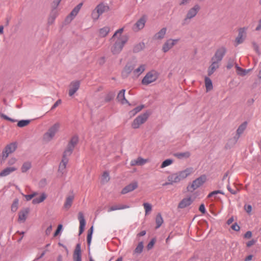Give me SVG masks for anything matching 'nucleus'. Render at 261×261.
<instances>
[{
	"instance_id": "obj_1",
	"label": "nucleus",
	"mask_w": 261,
	"mask_h": 261,
	"mask_svg": "<svg viewBox=\"0 0 261 261\" xmlns=\"http://www.w3.org/2000/svg\"><path fill=\"white\" fill-rule=\"evenodd\" d=\"M123 30V28L117 30L110 40L111 51L113 55L119 54L128 41V37L122 34Z\"/></svg>"
},
{
	"instance_id": "obj_2",
	"label": "nucleus",
	"mask_w": 261,
	"mask_h": 261,
	"mask_svg": "<svg viewBox=\"0 0 261 261\" xmlns=\"http://www.w3.org/2000/svg\"><path fill=\"white\" fill-rule=\"evenodd\" d=\"M146 64L138 63L137 61H133L127 63L122 70L123 77L131 74L133 78L138 77L146 69Z\"/></svg>"
},
{
	"instance_id": "obj_3",
	"label": "nucleus",
	"mask_w": 261,
	"mask_h": 261,
	"mask_svg": "<svg viewBox=\"0 0 261 261\" xmlns=\"http://www.w3.org/2000/svg\"><path fill=\"white\" fill-rule=\"evenodd\" d=\"M60 127V124L59 123H56L53 125L43 135V141L45 142H48L52 140L59 131Z\"/></svg>"
},
{
	"instance_id": "obj_4",
	"label": "nucleus",
	"mask_w": 261,
	"mask_h": 261,
	"mask_svg": "<svg viewBox=\"0 0 261 261\" xmlns=\"http://www.w3.org/2000/svg\"><path fill=\"white\" fill-rule=\"evenodd\" d=\"M109 10V7L107 5L103 3L99 4L92 11L91 17L94 21H96L99 19L100 15Z\"/></svg>"
},
{
	"instance_id": "obj_5",
	"label": "nucleus",
	"mask_w": 261,
	"mask_h": 261,
	"mask_svg": "<svg viewBox=\"0 0 261 261\" xmlns=\"http://www.w3.org/2000/svg\"><path fill=\"white\" fill-rule=\"evenodd\" d=\"M207 180L206 175H202L194 180L191 184L188 186L187 189L189 191L193 192L202 186Z\"/></svg>"
},
{
	"instance_id": "obj_6",
	"label": "nucleus",
	"mask_w": 261,
	"mask_h": 261,
	"mask_svg": "<svg viewBox=\"0 0 261 261\" xmlns=\"http://www.w3.org/2000/svg\"><path fill=\"white\" fill-rule=\"evenodd\" d=\"M159 74L155 70H151L147 72L142 80L143 85H147L155 82L158 78Z\"/></svg>"
},
{
	"instance_id": "obj_7",
	"label": "nucleus",
	"mask_w": 261,
	"mask_h": 261,
	"mask_svg": "<svg viewBox=\"0 0 261 261\" xmlns=\"http://www.w3.org/2000/svg\"><path fill=\"white\" fill-rule=\"evenodd\" d=\"M149 116L148 113H145L141 114L135 118L132 123V127L134 128H138L140 126L144 123L147 120Z\"/></svg>"
},
{
	"instance_id": "obj_8",
	"label": "nucleus",
	"mask_w": 261,
	"mask_h": 261,
	"mask_svg": "<svg viewBox=\"0 0 261 261\" xmlns=\"http://www.w3.org/2000/svg\"><path fill=\"white\" fill-rule=\"evenodd\" d=\"M200 10V6L198 4L194 5L192 7L190 8L186 14L185 20H189L195 17L198 13Z\"/></svg>"
},
{
	"instance_id": "obj_9",
	"label": "nucleus",
	"mask_w": 261,
	"mask_h": 261,
	"mask_svg": "<svg viewBox=\"0 0 261 261\" xmlns=\"http://www.w3.org/2000/svg\"><path fill=\"white\" fill-rule=\"evenodd\" d=\"M179 41V39H168L162 46V50L164 53H167Z\"/></svg>"
},
{
	"instance_id": "obj_10",
	"label": "nucleus",
	"mask_w": 261,
	"mask_h": 261,
	"mask_svg": "<svg viewBox=\"0 0 261 261\" xmlns=\"http://www.w3.org/2000/svg\"><path fill=\"white\" fill-rule=\"evenodd\" d=\"M194 172L193 167H189L184 170L177 172L180 181L183 180Z\"/></svg>"
},
{
	"instance_id": "obj_11",
	"label": "nucleus",
	"mask_w": 261,
	"mask_h": 261,
	"mask_svg": "<svg viewBox=\"0 0 261 261\" xmlns=\"http://www.w3.org/2000/svg\"><path fill=\"white\" fill-rule=\"evenodd\" d=\"M247 31V28L246 27H243L240 28L239 30L238 35L235 39V43L236 46L244 42L246 37Z\"/></svg>"
},
{
	"instance_id": "obj_12",
	"label": "nucleus",
	"mask_w": 261,
	"mask_h": 261,
	"mask_svg": "<svg viewBox=\"0 0 261 261\" xmlns=\"http://www.w3.org/2000/svg\"><path fill=\"white\" fill-rule=\"evenodd\" d=\"M17 145L16 143H11L5 147L2 152V159L6 160L8 155L13 152L16 149Z\"/></svg>"
},
{
	"instance_id": "obj_13",
	"label": "nucleus",
	"mask_w": 261,
	"mask_h": 261,
	"mask_svg": "<svg viewBox=\"0 0 261 261\" xmlns=\"http://www.w3.org/2000/svg\"><path fill=\"white\" fill-rule=\"evenodd\" d=\"M225 53V48L224 47H220L216 50L215 55L212 58V61H215L219 63L222 60Z\"/></svg>"
},
{
	"instance_id": "obj_14",
	"label": "nucleus",
	"mask_w": 261,
	"mask_h": 261,
	"mask_svg": "<svg viewBox=\"0 0 261 261\" xmlns=\"http://www.w3.org/2000/svg\"><path fill=\"white\" fill-rule=\"evenodd\" d=\"M180 181L176 172L172 173L167 177V181L164 183V186L173 185L179 182Z\"/></svg>"
},
{
	"instance_id": "obj_15",
	"label": "nucleus",
	"mask_w": 261,
	"mask_h": 261,
	"mask_svg": "<svg viewBox=\"0 0 261 261\" xmlns=\"http://www.w3.org/2000/svg\"><path fill=\"white\" fill-rule=\"evenodd\" d=\"M80 86V82L78 81L72 82L69 86L68 94L70 96H72L79 90Z\"/></svg>"
},
{
	"instance_id": "obj_16",
	"label": "nucleus",
	"mask_w": 261,
	"mask_h": 261,
	"mask_svg": "<svg viewBox=\"0 0 261 261\" xmlns=\"http://www.w3.org/2000/svg\"><path fill=\"white\" fill-rule=\"evenodd\" d=\"M146 17L143 16L141 17L135 23L134 28V30L135 31H138L142 29L144 26L146 21Z\"/></svg>"
},
{
	"instance_id": "obj_17",
	"label": "nucleus",
	"mask_w": 261,
	"mask_h": 261,
	"mask_svg": "<svg viewBox=\"0 0 261 261\" xmlns=\"http://www.w3.org/2000/svg\"><path fill=\"white\" fill-rule=\"evenodd\" d=\"M73 261H82V254L81 245L80 244L76 245L73 254Z\"/></svg>"
},
{
	"instance_id": "obj_18",
	"label": "nucleus",
	"mask_w": 261,
	"mask_h": 261,
	"mask_svg": "<svg viewBox=\"0 0 261 261\" xmlns=\"http://www.w3.org/2000/svg\"><path fill=\"white\" fill-rule=\"evenodd\" d=\"M193 200L191 197H186L179 202L178 206L180 208H185L191 204Z\"/></svg>"
},
{
	"instance_id": "obj_19",
	"label": "nucleus",
	"mask_w": 261,
	"mask_h": 261,
	"mask_svg": "<svg viewBox=\"0 0 261 261\" xmlns=\"http://www.w3.org/2000/svg\"><path fill=\"white\" fill-rule=\"evenodd\" d=\"M18 169L17 167L15 166H11V167H8L4 169H3L1 172H0V176L1 177H4L9 175L11 173L16 171Z\"/></svg>"
},
{
	"instance_id": "obj_20",
	"label": "nucleus",
	"mask_w": 261,
	"mask_h": 261,
	"mask_svg": "<svg viewBox=\"0 0 261 261\" xmlns=\"http://www.w3.org/2000/svg\"><path fill=\"white\" fill-rule=\"evenodd\" d=\"M138 187V183L136 181L133 182L124 188L121 193L123 194L132 192Z\"/></svg>"
},
{
	"instance_id": "obj_21",
	"label": "nucleus",
	"mask_w": 261,
	"mask_h": 261,
	"mask_svg": "<svg viewBox=\"0 0 261 261\" xmlns=\"http://www.w3.org/2000/svg\"><path fill=\"white\" fill-rule=\"evenodd\" d=\"M78 219L80 222V229L79 232L80 234L83 233L85 226L86 225V222L84 219V215L82 212H79L78 213Z\"/></svg>"
},
{
	"instance_id": "obj_22",
	"label": "nucleus",
	"mask_w": 261,
	"mask_h": 261,
	"mask_svg": "<svg viewBox=\"0 0 261 261\" xmlns=\"http://www.w3.org/2000/svg\"><path fill=\"white\" fill-rule=\"evenodd\" d=\"M30 212L29 208H25L20 211L18 214V221L20 222H24Z\"/></svg>"
},
{
	"instance_id": "obj_23",
	"label": "nucleus",
	"mask_w": 261,
	"mask_h": 261,
	"mask_svg": "<svg viewBox=\"0 0 261 261\" xmlns=\"http://www.w3.org/2000/svg\"><path fill=\"white\" fill-rule=\"evenodd\" d=\"M110 32V28L108 26H105L100 28L98 31L97 34L99 37L104 38L107 36Z\"/></svg>"
},
{
	"instance_id": "obj_24",
	"label": "nucleus",
	"mask_w": 261,
	"mask_h": 261,
	"mask_svg": "<svg viewBox=\"0 0 261 261\" xmlns=\"http://www.w3.org/2000/svg\"><path fill=\"white\" fill-rule=\"evenodd\" d=\"M148 162V160L144 159L141 157H139L136 159L133 160L130 162V165L132 166L143 165Z\"/></svg>"
},
{
	"instance_id": "obj_25",
	"label": "nucleus",
	"mask_w": 261,
	"mask_h": 261,
	"mask_svg": "<svg viewBox=\"0 0 261 261\" xmlns=\"http://www.w3.org/2000/svg\"><path fill=\"white\" fill-rule=\"evenodd\" d=\"M212 63L207 69V73L209 76L211 75L219 67V62L212 61Z\"/></svg>"
},
{
	"instance_id": "obj_26",
	"label": "nucleus",
	"mask_w": 261,
	"mask_h": 261,
	"mask_svg": "<svg viewBox=\"0 0 261 261\" xmlns=\"http://www.w3.org/2000/svg\"><path fill=\"white\" fill-rule=\"evenodd\" d=\"M235 67L236 68L237 74L241 76H245L247 74H248L252 70L251 69H243L241 67H239L237 64L236 65Z\"/></svg>"
},
{
	"instance_id": "obj_27",
	"label": "nucleus",
	"mask_w": 261,
	"mask_h": 261,
	"mask_svg": "<svg viewBox=\"0 0 261 261\" xmlns=\"http://www.w3.org/2000/svg\"><path fill=\"white\" fill-rule=\"evenodd\" d=\"M129 206L127 205L124 204H115L109 207L108 212H111L112 211L121 210L129 208Z\"/></svg>"
},
{
	"instance_id": "obj_28",
	"label": "nucleus",
	"mask_w": 261,
	"mask_h": 261,
	"mask_svg": "<svg viewBox=\"0 0 261 261\" xmlns=\"http://www.w3.org/2000/svg\"><path fill=\"white\" fill-rule=\"evenodd\" d=\"M68 162V158H63L61 163H60L59 171L61 172L62 174L64 173L66 171V167Z\"/></svg>"
},
{
	"instance_id": "obj_29",
	"label": "nucleus",
	"mask_w": 261,
	"mask_h": 261,
	"mask_svg": "<svg viewBox=\"0 0 261 261\" xmlns=\"http://www.w3.org/2000/svg\"><path fill=\"white\" fill-rule=\"evenodd\" d=\"M117 99L122 105L128 103L127 100L125 98V90H121L119 91Z\"/></svg>"
},
{
	"instance_id": "obj_30",
	"label": "nucleus",
	"mask_w": 261,
	"mask_h": 261,
	"mask_svg": "<svg viewBox=\"0 0 261 261\" xmlns=\"http://www.w3.org/2000/svg\"><path fill=\"white\" fill-rule=\"evenodd\" d=\"M174 155L178 159H186L190 158L191 153L189 151L177 152L175 153Z\"/></svg>"
},
{
	"instance_id": "obj_31",
	"label": "nucleus",
	"mask_w": 261,
	"mask_h": 261,
	"mask_svg": "<svg viewBox=\"0 0 261 261\" xmlns=\"http://www.w3.org/2000/svg\"><path fill=\"white\" fill-rule=\"evenodd\" d=\"M82 3L79 4L78 5H77L71 12L69 15L68 16V18H70V19H72L76 15L78 14L79 12L80 11L82 6Z\"/></svg>"
},
{
	"instance_id": "obj_32",
	"label": "nucleus",
	"mask_w": 261,
	"mask_h": 261,
	"mask_svg": "<svg viewBox=\"0 0 261 261\" xmlns=\"http://www.w3.org/2000/svg\"><path fill=\"white\" fill-rule=\"evenodd\" d=\"M167 29L166 28H162L154 36V38L156 40H161L163 39L166 34Z\"/></svg>"
},
{
	"instance_id": "obj_33",
	"label": "nucleus",
	"mask_w": 261,
	"mask_h": 261,
	"mask_svg": "<svg viewBox=\"0 0 261 261\" xmlns=\"http://www.w3.org/2000/svg\"><path fill=\"white\" fill-rule=\"evenodd\" d=\"M247 125V122H244L242 123L238 128L237 130V135H238V138H239L241 134L243 133L244 130L246 129Z\"/></svg>"
},
{
	"instance_id": "obj_34",
	"label": "nucleus",
	"mask_w": 261,
	"mask_h": 261,
	"mask_svg": "<svg viewBox=\"0 0 261 261\" xmlns=\"http://www.w3.org/2000/svg\"><path fill=\"white\" fill-rule=\"evenodd\" d=\"M205 86L206 88V92L212 90L213 88V86L211 80L208 77H205L204 79Z\"/></svg>"
},
{
	"instance_id": "obj_35",
	"label": "nucleus",
	"mask_w": 261,
	"mask_h": 261,
	"mask_svg": "<svg viewBox=\"0 0 261 261\" xmlns=\"http://www.w3.org/2000/svg\"><path fill=\"white\" fill-rule=\"evenodd\" d=\"M74 199V196L72 195L69 196L66 199V201L64 203V206L66 209H69Z\"/></svg>"
},
{
	"instance_id": "obj_36",
	"label": "nucleus",
	"mask_w": 261,
	"mask_h": 261,
	"mask_svg": "<svg viewBox=\"0 0 261 261\" xmlns=\"http://www.w3.org/2000/svg\"><path fill=\"white\" fill-rule=\"evenodd\" d=\"M46 198V195L44 193H42L39 197H37L35 198L33 201L32 203L34 204L40 203L43 202Z\"/></svg>"
},
{
	"instance_id": "obj_37",
	"label": "nucleus",
	"mask_w": 261,
	"mask_h": 261,
	"mask_svg": "<svg viewBox=\"0 0 261 261\" xmlns=\"http://www.w3.org/2000/svg\"><path fill=\"white\" fill-rule=\"evenodd\" d=\"M144 248L143 243L140 242L133 252V254H140Z\"/></svg>"
},
{
	"instance_id": "obj_38",
	"label": "nucleus",
	"mask_w": 261,
	"mask_h": 261,
	"mask_svg": "<svg viewBox=\"0 0 261 261\" xmlns=\"http://www.w3.org/2000/svg\"><path fill=\"white\" fill-rule=\"evenodd\" d=\"M144 108L143 105H140L137 107L136 108L133 109V110L129 111V114L130 116H135L137 113L141 111Z\"/></svg>"
},
{
	"instance_id": "obj_39",
	"label": "nucleus",
	"mask_w": 261,
	"mask_h": 261,
	"mask_svg": "<svg viewBox=\"0 0 261 261\" xmlns=\"http://www.w3.org/2000/svg\"><path fill=\"white\" fill-rule=\"evenodd\" d=\"M31 167L32 165L30 162H27L24 163L21 168V172L23 173L27 172L29 169H31Z\"/></svg>"
},
{
	"instance_id": "obj_40",
	"label": "nucleus",
	"mask_w": 261,
	"mask_h": 261,
	"mask_svg": "<svg viewBox=\"0 0 261 261\" xmlns=\"http://www.w3.org/2000/svg\"><path fill=\"white\" fill-rule=\"evenodd\" d=\"M93 232V227L91 226V228L88 230V234L87 237V241L88 246H90L91 240H92V236Z\"/></svg>"
},
{
	"instance_id": "obj_41",
	"label": "nucleus",
	"mask_w": 261,
	"mask_h": 261,
	"mask_svg": "<svg viewBox=\"0 0 261 261\" xmlns=\"http://www.w3.org/2000/svg\"><path fill=\"white\" fill-rule=\"evenodd\" d=\"M78 141H79L78 137L77 136H74L71 138V139L70 140L68 145L69 146H70V147H72L74 149V147L77 144Z\"/></svg>"
},
{
	"instance_id": "obj_42",
	"label": "nucleus",
	"mask_w": 261,
	"mask_h": 261,
	"mask_svg": "<svg viewBox=\"0 0 261 261\" xmlns=\"http://www.w3.org/2000/svg\"><path fill=\"white\" fill-rule=\"evenodd\" d=\"M155 222L156 224V228H159L163 223V218L160 214H158L156 217Z\"/></svg>"
},
{
	"instance_id": "obj_43",
	"label": "nucleus",
	"mask_w": 261,
	"mask_h": 261,
	"mask_svg": "<svg viewBox=\"0 0 261 261\" xmlns=\"http://www.w3.org/2000/svg\"><path fill=\"white\" fill-rule=\"evenodd\" d=\"M73 149H74L73 148L70 147L67 145L66 149L64 152L63 158H67L68 156H70L71 154Z\"/></svg>"
},
{
	"instance_id": "obj_44",
	"label": "nucleus",
	"mask_w": 261,
	"mask_h": 261,
	"mask_svg": "<svg viewBox=\"0 0 261 261\" xmlns=\"http://www.w3.org/2000/svg\"><path fill=\"white\" fill-rule=\"evenodd\" d=\"M143 206L145 212V215H148L152 210V206L149 203H144Z\"/></svg>"
},
{
	"instance_id": "obj_45",
	"label": "nucleus",
	"mask_w": 261,
	"mask_h": 261,
	"mask_svg": "<svg viewBox=\"0 0 261 261\" xmlns=\"http://www.w3.org/2000/svg\"><path fill=\"white\" fill-rule=\"evenodd\" d=\"M110 180L109 174L108 172H104L101 176V182L102 183H106Z\"/></svg>"
},
{
	"instance_id": "obj_46",
	"label": "nucleus",
	"mask_w": 261,
	"mask_h": 261,
	"mask_svg": "<svg viewBox=\"0 0 261 261\" xmlns=\"http://www.w3.org/2000/svg\"><path fill=\"white\" fill-rule=\"evenodd\" d=\"M115 96V93L111 92L107 94L105 97V101L106 102L110 101Z\"/></svg>"
},
{
	"instance_id": "obj_47",
	"label": "nucleus",
	"mask_w": 261,
	"mask_h": 261,
	"mask_svg": "<svg viewBox=\"0 0 261 261\" xmlns=\"http://www.w3.org/2000/svg\"><path fill=\"white\" fill-rule=\"evenodd\" d=\"M30 123V120H22L18 121L17 123V126L19 127H22L27 126Z\"/></svg>"
},
{
	"instance_id": "obj_48",
	"label": "nucleus",
	"mask_w": 261,
	"mask_h": 261,
	"mask_svg": "<svg viewBox=\"0 0 261 261\" xmlns=\"http://www.w3.org/2000/svg\"><path fill=\"white\" fill-rule=\"evenodd\" d=\"M19 200L18 199H16L14 200L11 205V211L12 212H16L18 207Z\"/></svg>"
},
{
	"instance_id": "obj_49",
	"label": "nucleus",
	"mask_w": 261,
	"mask_h": 261,
	"mask_svg": "<svg viewBox=\"0 0 261 261\" xmlns=\"http://www.w3.org/2000/svg\"><path fill=\"white\" fill-rule=\"evenodd\" d=\"M173 161L171 159H167L165 160L161 164V168H164L172 164Z\"/></svg>"
},
{
	"instance_id": "obj_50",
	"label": "nucleus",
	"mask_w": 261,
	"mask_h": 261,
	"mask_svg": "<svg viewBox=\"0 0 261 261\" xmlns=\"http://www.w3.org/2000/svg\"><path fill=\"white\" fill-rule=\"evenodd\" d=\"M37 193L36 192H34L32 194H30V195H24L23 194H22L23 196L25 197V200L27 201H30L33 198L35 197L37 195Z\"/></svg>"
},
{
	"instance_id": "obj_51",
	"label": "nucleus",
	"mask_w": 261,
	"mask_h": 261,
	"mask_svg": "<svg viewBox=\"0 0 261 261\" xmlns=\"http://www.w3.org/2000/svg\"><path fill=\"white\" fill-rule=\"evenodd\" d=\"M217 194H223V195L224 194V192L222 191L217 190V191H213V192H211L210 193H209L208 195H207V197L208 198H211L213 195H215Z\"/></svg>"
},
{
	"instance_id": "obj_52",
	"label": "nucleus",
	"mask_w": 261,
	"mask_h": 261,
	"mask_svg": "<svg viewBox=\"0 0 261 261\" xmlns=\"http://www.w3.org/2000/svg\"><path fill=\"white\" fill-rule=\"evenodd\" d=\"M57 15V12H55L54 13H53L48 18V23L50 24L53 23Z\"/></svg>"
},
{
	"instance_id": "obj_53",
	"label": "nucleus",
	"mask_w": 261,
	"mask_h": 261,
	"mask_svg": "<svg viewBox=\"0 0 261 261\" xmlns=\"http://www.w3.org/2000/svg\"><path fill=\"white\" fill-rule=\"evenodd\" d=\"M234 65H236L234 61L233 60H229L228 61L226 67L227 69H229L231 68Z\"/></svg>"
},
{
	"instance_id": "obj_54",
	"label": "nucleus",
	"mask_w": 261,
	"mask_h": 261,
	"mask_svg": "<svg viewBox=\"0 0 261 261\" xmlns=\"http://www.w3.org/2000/svg\"><path fill=\"white\" fill-rule=\"evenodd\" d=\"M227 190L232 194H236L239 192L238 189H236V190H232L231 188L229 185H228L227 186Z\"/></svg>"
},
{
	"instance_id": "obj_55",
	"label": "nucleus",
	"mask_w": 261,
	"mask_h": 261,
	"mask_svg": "<svg viewBox=\"0 0 261 261\" xmlns=\"http://www.w3.org/2000/svg\"><path fill=\"white\" fill-rule=\"evenodd\" d=\"M1 117L2 118H3L4 119H6V120H8V121H11V122H15V121H16V120H15L13 119H12V118H9V117H8L7 116L5 115V114H1Z\"/></svg>"
},
{
	"instance_id": "obj_56",
	"label": "nucleus",
	"mask_w": 261,
	"mask_h": 261,
	"mask_svg": "<svg viewBox=\"0 0 261 261\" xmlns=\"http://www.w3.org/2000/svg\"><path fill=\"white\" fill-rule=\"evenodd\" d=\"M61 100L58 99L55 103L54 105L51 107L50 110H53L55 108H56L61 103Z\"/></svg>"
},
{
	"instance_id": "obj_57",
	"label": "nucleus",
	"mask_w": 261,
	"mask_h": 261,
	"mask_svg": "<svg viewBox=\"0 0 261 261\" xmlns=\"http://www.w3.org/2000/svg\"><path fill=\"white\" fill-rule=\"evenodd\" d=\"M244 209L247 213L249 214L252 211V206L251 205H245Z\"/></svg>"
},
{
	"instance_id": "obj_58",
	"label": "nucleus",
	"mask_w": 261,
	"mask_h": 261,
	"mask_svg": "<svg viewBox=\"0 0 261 261\" xmlns=\"http://www.w3.org/2000/svg\"><path fill=\"white\" fill-rule=\"evenodd\" d=\"M256 240H254V239H252L249 241H248L247 243H246V246L247 247H250L251 246H253V245H254L256 243Z\"/></svg>"
},
{
	"instance_id": "obj_59",
	"label": "nucleus",
	"mask_w": 261,
	"mask_h": 261,
	"mask_svg": "<svg viewBox=\"0 0 261 261\" xmlns=\"http://www.w3.org/2000/svg\"><path fill=\"white\" fill-rule=\"evenodd\" d=\"M62 225L59 224L58 226V228H57L56 231H55V232L54 233V237H56L57 236H58V234L60 233V231L62 230Z\"/></svg>"
},
{
	"instance_id": "obj_60",
	"label": "nucleus",
	"mask_w": 261,
	"mask_h": 261,
	"mask_svg": "<svg viewBox=\"0 0 261 261\" xmlns=\"http://www.w3.org/2000/svg\"><path fill=\"white\" fill-rule=\"evenodd\" d=\"M231 228L235 231H239L240 230V226L237 223H234L231 226Z\"/></svg>"
},
{
	"instance_id": "obj_61",
	"label": "nucleus",
	"mask_w": 261,
	"mask_h": 261,
	"mask_svg": "<svg viewBox=\"0 0 261 261\" xmlns=\"http://www.w3.org/2000/svg\"><path fill=\"white\" fill-rule=\"evenodd\" d=\"M154 243H155V241H154V240H151V241L148 243V244L147 245V248L148 250H150V249H151L153 247V245H154Z\"/></svg>"
},
{
	"instance_id": "obj_62",
	"label": "nucleus",
	"mask_w": 261,
	"mask_h": 261,
	"mask_svg": "<svg viewBox=\"0 0 261 261\" xmlns=\"http://www.w3.org/2000/svg\"><path fill=\"white\" fill-rule=\"evenodd\" d=\"M252 232L250 231H248L244 234V237L246 239H250L252 237Z\"/></svg>"
},
{
	"instance_id": "obj_63",
	"label": "nucleus",
	"mask_w": 261,
	"mask_h": 261,
	"mask_svg": "<svg viewBox=\"0 0 261 261\" xmlns=\"http://www.w3.org/2000/svg\"><path fill=\"white\" fill-rule=\"evenodd\" d=\"M61 1L62 0H54L53 7L55 9H56L58 7Z\"/></svg>"
},
{
	"instance_id": "obj_64",
	"label": "nucleus",
	"mask_w": 261,
	"mask_h": 261,
	"mask_svg": "<svg viewBox=\"0 0 261 261\" xmlns=\"http://www.w3.org/2000/svg\"><path fill=\"white\" fill-rule=\"evenodd\" d=\"M51 231H52V226H51V225H50L46 228V229L45 230L46 234L47 236L49 235L50 234Z\"/></svg>"
}]
</instances>
